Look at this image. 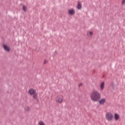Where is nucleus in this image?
I'll return each mask as SVG.
<instances>
[{"label": "nucleus", "mask_w": 125, "mask_h": 125, "mask_svg": "<svg viewBox=\"0 0 125 125\" xmlns=\"http://www.w3.org/2000/svg\"><path fill=\"white\" fill-rule=\"evenodd\" d=\"M90 98L94 102H98L101 99V94L97 91H93L91 94Z\"/></svg>", "instance_id": "f257e3e1"}, {"label": "nucleus", "mask_w": 125, "mask_h": 125, "mask_svg": "<svg viewBox=\"0 0 125 125\" xmlns=\"http://www.w3.org/2000/svg\"><path fill=\"white\" fill-rule=\"evenodd\" d=\"M105 118L108 122H111L113 120V114L112 113H107L105 115Z\"/></svg>", "instance_id": "f03ea898"}, {"label": "nucleus", "mask_w": 125, "mask_h": 125, "mask_svg": "<svg viewBox=\"0 0 125 125\" xmlns=\"http://www.w3.org/2000/svg\"><path fill=\"white\" fill-rule=\"evenodd\" d=\"M3 48L5 51L9 52L10 51V48H9V47H8V46H7V45L4 44H3Z\"/></svg>", "instance_id": "7ed1b4c3"}, {"label": "nucleus", "mask_w": 125, "mask_h": 125, "mask_svg": "<svg viewBox=\"0 0 125 125\" xmlns=\"http://www.w3.org/2000/svg\"><path fill=\"white\" fill-rule=\"evenodd\" d=\"M100 105H104L105 102H106V99H102L101 100L98 101Z\"/></svg>", "instance_id": "20e7f679"}, {"label": "nucleus", "mask_w": 125, "mask_h": 125, "mask_svg": "<svg viewBox=\"0 0 125 125\" xmlns=\"http://www.w3.org/2000/svg\"><path fill=\"white\" fill-rule=\"evenodd\" d=\"M28 93L30 95H33V94H36V90H34V89H30L29 90Z\"/></svg>", "instance_id": "39448f33"}, {"label": "nucleus", "mask_w": 125, "mask_h": 125, "mask_svg": "<svg viewBox=\"0 0 125 125\" xmlns=\"http://www.w3.org/2000/svg\"><path fill=\"white\" fill-rule=\"evenodd\" d=\"M68 13L70 15H74L75 14V10L71 9L68 11Z\"/></svg>", "instance_id": "423d86ee"}, {"label": "nucleus", "mask_w": 125, "mask_h": 125, "mask_svg": "<svg viewBox=\"0 0 125 125\" xmlns=\"http://www.w3.org/2000/svg\"><path fill=\"white\" fill-rule=\"evenodd\" d=\"M114 118L116 121H118L120 119V115L117 113H115L114 115Z\"/></svg>", "instance_id": "0eeeda50"}, {"label": "nucleus", "mask_w": 125, "mask_h": 125, "mask_svg": "<svg viewBox=\"0 0 125 125\" xmlns=\"http://www.w3.org/2000/svg\"><path fill=\"white\" fill-rule=\"evenodd\" d=\"M104 82H102L100 85V87H101L102 90H103V89H104Z\"/></svg>", "instance_id": "6e6552de"}, {"label": "nucleus", "mask_w": 125, "mask_h": 125, "mask_svg": "<svg viewBox=\"0 0 125 125\" xmlns=\"http://www.w3.org/2000/svg\"><path fill=\"white\" fill-rule=\"evenodd\" d=\"M77 8L78 9H82V4H81L80 3H79L78 4V6H77Z\"/></svg>", "instance_id": "1a4fd4ad"}, {"label": "nucleus", "mask_w": 125, "mask_h": 125, "mask_svg": "<svg viewBox=\"0 0 125 125\" xmlns=\"http://www.w3.org/2000/svg\"><path fill=\"white\" fill-rule=\"evenodd\" d=\"M62 101H63V99L61 98H59L57 100V102L59 103H62Z\"/></svg>", "instance_id": "9d476101"}, {"label": "nucleus", "mask_w": 125, "mask_h": 125, "mask_svg": "<svg viewBox=\"0 0 125 125\" xmlns=\"http://www.w3.org/2000/svg\"><path fill=\"white\" fill-rule=\"evenodd\" d=\"M38 97V95L35 94H33V98L34 99H35L36 100H37V98Z\"/></svg>", "instance_id": "9b49d317"}, {"label": "nucleus", "mask_w": 125, "mask_h": 125, "mask_svg": "<svg viewBox=\"0 0 125 125\" xmlns=\"http://www.w3.org/2000/svg\"><path fill=\"white\" fill-rule=\"evenodd\" d=\"M22 9H23V11L25 12L27 10V7H26L25 6H23Z\"/></svg>", "instance_id": "f8f14e48"}, {"label": "nucleus", "mask_w": 125, "mask_h": 125, "mask_svg": "<svg viewBox=\"0 0 125 125\" xmlns=\"http://www.w3.org/2000/svg\"><path fill=\"white\" fill-rule=\"evenodd\" d=\"M39 125H45L42 121H41L39 123Z\"/></svg>", "instance_id": "ddd939ff"}, {"label": "nucleus", "mask_w": 125, "mask_h": 125, "mask_svg": "<svg viewBox=\"0 0 125 125\" xmlns=\"http://www.w3.org/2000/svg\"><path fill=\"white\" fill-rule=\"evenodd\" d=\"M93 35V33L92 32H90L89 33H88V36H92Z\"/></svg>", "instance_id": "4468645a"}, {"label": "nucleus", "mask_w": 125, "mask_h": 125, "mask_svg": "<svg viewBox=\"0 0 125 125\" xmlns=\"http://www.w3.org/2000/svg\"><path fill=\"white\" fill-rule=\"evenodd\" d=\"M25 109L26 110V111H27V112H29V111H30V108H29V107H26Z\"/></svg>", "instance_id": "2eb2a0df"}, {"label": "nucleus", "mask_w": 125, "mask_h": 125, "mask_svg": "<svg viewBox=\"0 0 125 125\" xmlns=\"http://www.w3.org/2000/svg\"><path fill=\"white\" fill-rule=\"evenodd\" d=\"M47 63V61L44 60V61L43 62V64H46Z\"/></svg>", "instance_id": "dca6fc26"}, {"label": "nucleus", "mask_w": 125, "mask_h": 125, "mask_svg": "<svg viewBox=\"0 0 125 125\" xmlns=\"http://www.w3.org/2000/svg\"><path fill=\"white\" fill-rule=\"evenodd\" d=\"M125 0H122V4H125Z\"/></svg>", "instance_id": "f3484780"}, {"label": "nucleus", "mask_w": 125, "mask_h": 125, "mask_svg": "<svg viewBox=\"0 0 125 125\" xmlns=\"http://www.w3.org/2000/svg\"><path fill=\"white\" fill-rule=\"evenodd\" d=\"M82 85H83V83H81L79 84V87H80V86H82Z\"/></svg>", "instance_id": "a211bd4d"}]
</instances>
